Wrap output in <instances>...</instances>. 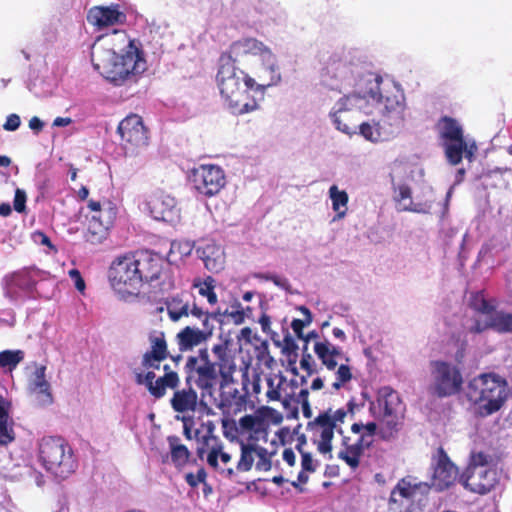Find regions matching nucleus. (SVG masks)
<instances>
[{"label":"nucleus","instance_id":"nucleus-47","mask_svg":"<svg viewBox=\"0 0 512 512\" xmlns=\"http://www.w3.org/2000/svg\"><path fill=\"white\" fill-rule=\"evenodd\" d=\"M88 208L92 212L91 216H95L96 219H99L102 222V219H104V211L107 209H111L115 212V216L117 215V209L110 201H105L103 203H100L95 200H90L88 202Z\"/></svg>","mask_w":512,"mask_h":512},{"label":"nucleus","instance_id":"nucleus-19","mask_svg":"<svg viewBox=\"0 0 512 512\" xmlns=\"http://www.w3.org/2000/svg\"><path fill=\"white\" fill-rule=\"evenodd\" d=\"M458 476L457 467L451 462L449 457L440 450L433 463V473L431 476L432 487L437 491H442L450 487Z\"/></svg>","mask_w":512,"mask_h":512},{"label":"nucleus","instance_id":"nucleus-30","mask_svg":"<svg viewBox=\"0 0 512 512\" xmlns=\"http://www.w3.org/2000/svg\"><path fill=\"white\" fill-rule=\"evenodd\" d=\"M207 270L218 273L224 269L225 253L223 248L213 241L203 242L196 250Z\"/></svg>","mask_w":512,"mask_h":512},{"label":"nucleus","instance_id":"nucleus-7","mask_svg":"<svg viewBox=\"0 0 512 512\" xmlns=\"http://www.w3.org/2000/svg\"><path fill=\"white\" fill-rule=\"evenodd\" d=\"M328 71L338 89L352 88L351 93H361L365 97H371V89L382 91L390 84H396L392 81L384 82L380 76L367 72L361 65L345 60L333 63Z\"/></svg>","mask_w":512,"mask_h":512},{"label":"nucleus","instance_id":"nucleus-51","mask_svg":"<svg viewBox=\"0 0 512 512\" xmlns=\"http://www.w3.org/2000/svg\"><path fill=\"white\" fill-rule=\"evenodd\" d=\"M223 435L230 440L237 438L240 432L238 423L234 419L224 417L221 420Z\"/></svg>","mask_w":512,"mask_h":512},{"label":"nucleus","instance_id":"nucleus-36","mask_svg":"<svg viewBox=\"0 0 512 512\" xmlns=\"http://www.w3.org/2000/svg\"><path fill=\"white\" fill-rule=\"evenodd\" d=\"M167 442L169 444L172 463L178 468L185 466L190 458L188 448L181 443L180 438L177 436H169Z\"/></svg>","mask_w":512,"mask_h":512},{"label":"nucleus","instance_id":"nucleus-27","mask_svg":"<svg viewBox=\"0 0 512 512\" xmlns=\"http://www.w3.org/2000/svg\"><path fill=\"white\" fill-rule=\"evenodd\" d=\"M429 484L416 482L411 477L401 479L390 495V503L403 505L405 500H414L418 495L427 493Z\"/></svg>","mask_w":512,"mask_h":512},{"label":"nucleus","instance_id":"nucleus-14","mask_svg":"<svg viewBox=\"0 0 512 512\" xmlns=\"http://www.w3.org/2000/svg\"><path fill=\"white\" fill-rule=\"evenodd\" d=\"M131 254L117 257L109 268L111 287L122 300L136 296L141 288V278Z\"/></svg>","mask_w":512,"mask_h":512},{"label":"nucleus","instance_id":"nucleus-54","mask_svg":"<svg viewBox=\"0 0 512 512\" xmlns=\"http://www.w3.org/2000/svg\"><path fill=\"white\" fill-rule=\"evenodd\" d=\"M166 385L161 381V377L154 380V383L150 385L148 391L155 398H162L166 393Z\"/></svg>","mask_w":512,"mask_h":512},{"label":"nucleus","instance_id":"nucleus-42","mask_svg":"<svg viewBox=\"0 0 512 512\" xmlns=\"http://www.w3.org/2000/svg\"><path fill=\"white\" fill-rule=\"evenodd\" d=\"M495 465V459L492 455L478 451L472 452L470 455V461L467 469L470 470H488L492 469V466Z\"/></svg>","mask_w":512,"mask_h":512},{"label":"nucleus","instance_id":"nucleus-15","mask_svg":"<svg viewBox=\"0 0 512 512\" xmlns=\"http://www.w3.org/2000/svg\"><path fill=\"white\" fill-rule=\"evenodd\" d=\"M431 393L444 398L457 394L462 387L463 378L459 368L443 360L431 361L429 365Z\"/></svg>","mask_w":512,"mask_h":512},{"label":"nucleus","instance_id":"nucleus-41","mask_svg":"<svg viewBox=\"0 0 512 512\" xmlns=\"http://www.w3.org/2000/svg\"><path fill=\"white\" fill-rule=\"evenodd\" d=\"M193 287L198 288L199 294L206 297L209 304L215 305L217 303L218 298L214 292L215 279L213 277L207 276L204 280L196 279Z\"/></svg>","mask_w":512,"mask_h":512},{"label":"nucleus","instance_id":"nucleus-53","mask_svg":"<svg viewBox=\"0 0 512 512\" xmlns=\"http://www.w3.org/2000/svg\"><path fill=\"white\" fill-rule=\"evenodd\" d=\"M282 381L275 385L274 380L272 378L267 379L268 390L266 392V396L269 401H278L281 398L280 386Z\"/></svg>","mask_w":512,"mask_h":512},{"label":"nucleus","instance_id":"nucleus-11","mask_svg":"<svg viewBox=\"0 0 512 512\" xmlns=\"http://www.w3.org/2000/svg\"><path fill=\"white\" fill-rule=\"evenodd\" d=\"M44 467L57 478L64 479L74 472L75 461L70 446L60 437H45L39 445Z\"/></svg>","mask_w":512,"mask_h":512},{"label":"nucleus","instance_id":"nucleus-8","mask_svg":"<svg viewBox=\"0 0 512 512\" xmlns=\"http://www.w3.org/2000/svg\"><path fill=\"white\" fill-rule=\"evenodd\" d=\"M372 97L361 93L343 94L331 107L328 117L335 129L349 137L357 135L360 116L372 115Z\"/></svg>","mask_w":512,"mask_h":512},{"label":"nucleus","instance_id":"nucleus-12","mask_svg":"<svg viewBox=\"0 0 512 512\" xmlns=\"http://www.w3.org/2000/svg\"><path fill=\"white\" fill-rule=\"evenodd\" d=\"M313 351L328 371H334L335 380L331 383V391L340 390L352 380L353 374L352 368L348 364L349 358L342 348L323 339L314 343Z\"/></svg>","mask_w":512,"mask_h":512},{"label":"nucleus","instance_id":"nucleus-35","mask_svg":"<svg viewBox=\"0 0 512 512\" xmlns=\"http://www.w3.org/2000/svg\"><path fill=\"white\" fill-rule=\"evenodd\" d=\"M166 307L169 318L174 322L179 321L182 317H187L191 314L192 309L188 299H185L183 294L169 298L166 301Z\"/></svg>","mask_w":512,"mask_h":512},{"label":"nucleus","instance_id":"nucleus-31","mask_svg":"<svg viewBox=\"0 0 512 512\" xmlns=\"http://www.w3.org/2000/svg\"><path fill=\"white\" fill-rule=\"evenodd\" d=\"M206 459L207 463L223 477L232 479L236 476L232 455L226 452L221 444L212 446L207 453Z\"/></svg>","mask_w":512,"mask_h":512},{"label":"nucleus","instance_id":"nucleus-1","mask_svg":"<svg viewBox=\"0 0 512 512\" xmlns=\"http://www.w3.org/2000/svg\"><path fill=\"white\" fill-rule=\"evenodd\" d=\"M91 60L95 70L116 86L136 82L147 69L138 44L123 30L99 36L92 46Z\"/></svg>","mask_w":512,"mask_h":512},{"label":"nucleus","instance_id":"nucleus-4","mask_svg":"<svg viewBox=\"0 0 512 512\" xmlns=\"http://www.w3.org/2000/svg\"><path fill=\"white\" fill-rule=\"evenodd\" d=\"M231 53L236 59L251 56V75L247 84L251 91L263 93L267 88L278 85L281 72L276 55L263 42L255 38H243L231 45Z\"/></svg>","mask_w":512,"mask_h":512},{"label":"nucleus","instance_id":"nucleus-9","mask_svg":"<svg viewBox=\"0 0 512 512\" xmlns=\"http://www.w3.org/2000/svg\"><path fill=\"white\" fill-rule=\"evenodd\" d=\"M369 410L381 423L380 433L383 439L393 438L400 429L404 406L399 394L390 387H382Z\"/></svg>","mask_w":512,"mask_h":512},{"label":"nucleus","instance_id":"nucleus-33","mask_svg":"<svg viewBox=\"0 0 512 512\" xmlns=\"http://www.w3.org/2000/svg\"><path fill=\"white\" fill-rule=\"evenodd\" d=\"M217 406L224 414L236 415L245 410L246 398L234 389L228 396L223 395Z\"/></svg>","mask_w":512,"mask_h":512},{"label":"nucleus","instance_id":"nucleus-49","mask_svg":"<svg viewBox=\"0 0 512 512\" xmlns=\"http://www.w3.org/2000/svg\"><path fill=\"white\" fill-rule=\"evenodd\" d=\"M256 469L259 471H268L271 468V454L264 447L256 445Z\"/></svg>","mask_w":512,"mask_h":512},{"label":"nucleus","instance_id":"nucleus-6","mask_svg":"<svg viewBox=\"0 0 512 512\" xmlns=\"http://www.w3.org/2000/svg\"><path fill=\"white\" fill-rule=\"evenodd\" d=\"M469 401L478 406L482 416L499 411L509 397L506 379L494 372L483 373L470 380L467 387Z\"/></svg>","mask_w":512,"mask_h":512},{"label":"nucleus","instance_id":"nucleus-37","mask_svg":"<svg viewBox=\"0 0 512 512\" xmlns=\"http://www.w3.org/2000/svg\"><path fill=\"white\" fill-rule=\"evenodd\" d=\"M10 403L0 395V444L5 445L14 439L9 421Z\"/></svg>","mask_w":512,"mask_h":512},{"label":"nucleus","instance_id":"nucleus-21","mask_svg":"<svg viewBox=\"0 0 512 512\" xmlns=\"http://www.w3.org/2000/svg\"><path fill=\"white\" fill-rule=\"evenodd\" d=\"M46 367L35 365L27 382L29 396L39 406H47L53 402L50 383L45 376Z\"/></svg>","mask_w":512,"mask_h":512},{"label":"nucleus","instance_id":"nucleus-17","mask_svg":"<svg viewBox=\"0 0 512 512\" xmlns=\"http://www.w3.org/2000/svg\"><path fill=\"white\" fill-rule=\"evenodd\" d=\"M191 180L195 190L205 196L213 197L226 186V174L216 164H200L191 171Z\"/></svg>","mask_w":512,"mask_h":512},{"label":"nucleus","instance_id":"nucleus-25","mask_svg":"<svg viewBox=\"0 0 512 512\" xmlns=\"http://www.w3.org/2000/svg\"><path fill=\"white\" fill-rule=\"evenodd\" d=\"M131 255L134 256L135 266L141 278V285L143 282L158 279L163 268V260L158 254L142 251Z\"/></svg>","mask_w":512,"mask_h":512},{"label":"nucleus","instance_id":"nucleus-64","mask_svg":"<svg viewBox=\"0 0 512 512\" xmlns=\"http://www.w3.org/2000/svg\"><path fill=\"white\" fill-rule=\"evenodd\" d=\"M269 278H270V281H272L276 286H278L284 290H289L290 283L287 278L280 277V276H277L274 274L270 275Z\"/></svg>","mask_w":512,"mask_h":512},{"label":"nucleus","instance_id":"nucleus-13","mask_svg":"<svg viewBox=\"0 0 512 512\" xmlns=\"http://www.w3.org/2000/svg\"><path fill=\"white\" fill-rule=\"evenodd\" d=\"M437 129L450 164H459L463 154L468 160H472L477 147L475 143L469 145L465 142L462 127L455 119L443 117L438 122Z\"/></svg>","mask_w":512,"mask_h":512},{"label":"nucleus","instance_id":"nucleus-59","mask_svg":"<svg viewBox=\"0 0 512 512\" xmlns=\"http://www.w3.org/2000/svg\"><path fill=\"white\" fill-rule=\"evenodd\" d=\"M175 418L177 420L182 421L183 423V432L187 439H192V426H193V418L191 416H180L176 415Z\"/></svg>","mask_w":512,"mask_h":512},{"label":"nucleus","instance_id":"nucleus-43","mask_svg":"<svg viewBox=\"0 0 512 512\" xmlns=\"http://www.w3.org/2000/svg\"><path fill=\"white\" fill-rule=\"evenodd\" d=\"M377 425L375 422L369 423H353L351 426V431L355 436H358L360 439L363 438V442L370 446L373 442V437L376 433Z\"/></svg>","mask_w":512,"mask_h":512},{"label":"nucleus","instance_id":"nucleus-3","mask_svg":"<svg viewBox=\"0 0 512 512\" xmlns=\"http://www.w3.org/2000/svg\"><path fill=\"white\" fill-rule=\"evenodd\" d=\"M214 360L210 358L207 348H201L196 356L188 357L185 369L188 373L186 383L194 381L202 391V398L213 397L220 376L227 382L236 370V364L229 353L226 343L214 344L211 348Z\"/></svg>","mask_w":512,"mask_h":512},{"label":"nucleus","instance_id":"nucleus-39","mask_svg":"<svg viewBox=\"0 0 512 512\" xmlns=\"http://www.w3.org/2000/svg\"><path fill=\"white\" fill-rule=\"evenodd\" d=\"M241 433L259 434L265 430V421L260 415L248 414L241 417L238 421Z\"/></svg>","mask_w":512,"mask_h":512},{"label":"nucleus","instance_id":"nucleus-24","mask_svg":"<svg viewBox=\"0 0 512 512\" xmlns=\"http://www.w3.org/2000/svg\"><path fill=\"white\" fill-rule=\"evenodd\" d=\"M205 398L199 399L198 393L191 386L176 389L170 399V405L174 412L180 416H190L198 405H203Z\"/></svg>","mask_w":512,"mask_h":512},{"label":"nucleus","instance_id":"nucleus-18","mask_svg":"<svg viewBox=\"0 0 512 512\" xmlns=\"http://www.w3.org/2000/svg\"><path fill=\"white\" fill-rule=\"evenodd\" d=\"M425 201L419 199V195L414 198L411 196V189L407 185H399L396 190L395 200L398 203V209L419 214H428L431 212L435 202V193L432 187H424Z\"/></svg>","mask_w":512,"mask_h":512},{"label":"nucleus","instance_id":"nucleus-44","mask_svg":"<svg viewBox=\"0 0 512 512\" xmlns=\"http://www.w3.org/2000/svg\"><path fill=\"white\" fill-rule=\"evenodd\" d=\"M0 472L4 478L16 481L23 478L28 473H31V468L28 466L9 462L8 464L2 466Z\"/></svg>","mask_w":512,"mask_h":512},{"label":"nucleus","instance_id":"nucleus-56","mask_svg":"<svg viewBox=\"0 0 512 512\" xmlns=\"http://www.w3.org/2000/svg\"><path fill=\"white\" fill-rule=\"evenodd\" d=\"M26 208V193L22 189H16L14 197V209L21 213Z\"/></svg>","mask_w":512,"mask_h":512},{"label":"nucleus","instance_id":"nucleus-28","mask_svg":"<svg viewBox=\"0 0 512 512\" xmlns=\"http://www.w3.org/2000/svg\"><path fill=\"white\" fill-rule=\"evenodd\" d=\"M489 328L501 333H511L512 314L503 311H493L488 319H475L468 326L469 331L473 333H481Z\"/></svg>","mask_w":512,"mask_h":512},{"label":"nucleus","instance_id":"nucleus-40","mask_svg":"<svg viewBox=\"0 0 512 512\" xmlns=\"http://www.w3.org/2000/svg\"><path fill=\"white\" fill-rule=\"evenodd\" d=\"M469 305L479 313L476 319H488L493 312V306L486 300L482 292L471 294Z\"/></svg>","mask_w":512,"mask_h":512},{"label":"nucleus","instance_id":"nucleus-55","mask_svg":"<svg viewBox=\"0 0 512 512\" xmlns=\"http://www.w3.org/2000/svg\"><path fill=\"white\" fill-rule=\"evenodd\" d=\"M161 381L164 382L167 388L176 389L180 383V378L175 371H169L161 376Z\"/></svg>","mask_w":512,"mask_h":512},{"label":"nucleus","instance_id":"nucleus-52","mask_svg":"<svg viewBox=\"0 0 512 512\" xmlns=\"http://www.w3.org/2000/svg\"><path fill=\"white\" fill-rule=\"evenodd\" d=\"M363 454L341 449L338 453V458L344 461L351 469L358 468L360 459Z\"/></svg>","mask_w":512,"mask_h":512},{"label":"nucleus","instance_id":"nucleus-20","mask_svg":"<svg viewBox=\"0 0 512 512\" xmlns=\"http://www.w3.org/2000/svg\"><path fill=\"white\" fill-rule=\"evenodd\" d=\"M118 133L125 142V147H143L148 144V135L142 118L132 114L124 118L118 125Z\"/></svg>","mask_w":512,"mask_h":512},{"label":"nucleus","instance_id":"nucleus-32","mask_svg":"<svg viewBox=\"0 0 512 512\" xmlns=\"http://www.w3.org/2000/svg\"><path fill=\"white\" fill-rule=\"evenodd\" d=\"M102 222L95 216H90L86 233V240L92 244H99L106 238L109 227L115 220V212L110 208L104 211Z\"/></svg>","mask_w":512,"mask_h":512},{"label":"nucleus","instance_id":"nucleus-5","mask_svg":"<svg viewBox=\"0 0 512 512\" xmlns=\"http://www.w3.org/2000/svg\"><path fill=\"white\" fill-rule=\"evenodd\" d=\"M236 59L229 50L219 59V69L216 82L221 96L233 114H245L258 108L256 100L249 95L250 86L247 84L249 74L236 66Z\"/></svg>","mask_w":512,"mask_h":512},{"label":"nucleus","instance_id":"nucleus-2","mask_svg":"<svg viewBox=\"0 0 512 512\" xmlns=\"http://www.w3.org/2000/svg\"><path fill=\"white\" fill-rule=\"evenodd\" d=\"M372 114L377 113L379 121H362L357 126V135L371 143H380L394 138L405 123L406 97L399 84H390L382 91L371 89Z\"/></svg>","mask_w":512,"mask_h":512},{"label":"nucleus","instance_id":"nucleus-22","mask_svg":"<svg viewBox=\"0 0 512 512\" xmlns=\"http://www.w3.org/2000/svg\"><path fill=\"white\" fill-rule=\"evenodd\" d=\"M146 208L158 221L174 222L178 218L175 199L163 192L151 195L146 202Z\"/></svg>","mask_w":512,"mask_h":512},{"label":"nucleus","instance_id":"nucleus-48","mask_svg":"<svg viewBox=\"0 0 512 512\" xmlns=\"http://www.w3.org/2000/svg\"><path fill=\"white\" fill-rule=\"evenodd\" d=\"M368 447L369 446L363 442V438L360 439L358 436L355 435L354 437H343L342 449L363 454L364 449Z\"/></svg>","mask_w":512,"mask_h":512},{"label":"nucleus","instance_id":"nucleus-46","mask_svg":"<svg viewBox=\"0 0 512 512\" xmlns=\"http://www.w3.org/2000/svg\"><path fill=\"white\" fill-rule=\"evenodd\" d=\"M299 311L304 315V319H294L291 323V328L298 338L303 339V329L312 322V315L310 310L305 306H300Z\"/></svg>","mask_w":512,"mask_h":512},{"label":"nucleus","instance_id":"nucleus-16","mask_svg":"<svg viewBox=\"0 0 512 512\" xmlns=\"http://www.w3.org/2000/svg\"><path fill=\"white\" fill-rule=\"evenodd\" d=\"M191 315L201 319L202 329L196 326H186L177 333L176 341L182 352L191 351L208 342L213 335L214 327L210 324L209 314L198 307L195 302L192 304Z\"/></svg>","mask_w":512,"mask_h":512},{"label":"nucleus","instance_id":"nucleus-26","mask_svg":"<svg viewBox=\"0 0 512 512\" xmlns=\"http://www.w3.org/2000/svg\"><path fill=\"white\" fill-rule=\"evenodd\" d=\"M461 482L463 486L471 492L485 494L496 484V472L493 469H467L465 474L461 477Z\"/></svg>","mask_w":512,"mask_h":512},{"label":"nucleus","instance_id":"nucleus-38","mask_svg":"<svg viewBox=\"0 0 512 512\" xmlns=\"http://www.w3.org/2000/svg\"><path fill=\"white\" fill-rule=\"evenodd\" d=\"M240 450V458L235 466L236 474L251 470L256 457V444L241 442Z\"/></svg>","mask_w":512,"mask_h":512},{"label":"nucleus","instance_id":"nucleus-60","mask_svg":"<svg viewBox=\"0 0 512 512\" xmlns=\"http://www.w3.org/2000/svg\"><path fill=\"white\" fill-rule=\"evenodd\" d=\"M301 466L304 471L314 472L316 470L317 464L313 460L310 453L302 452Z\"/></svg>","mask_w":512,"mask_h":512},{"label":"nucleus","instance_id":"nucleus-23","mask_svg":"<svg viewBox=\"0 0 512 512\" xmlns=\"http://www.w3.org/2000/svg\"><path fill=\"white\" fill-rule=\"evenodd\" d=\"M87 21L98 30H102L125 23L126 15L117 5L95 6L89 10Z\"/></svg>","mask_w":512,"mask_h":512},{"label":"nucleus","instance_id":"nucleus-50","mask_svg":"<svg viewBox=\"0 0 512 512\" xmlns=\"http://www.w3.org/2000/svg\"><path fill=\"white\" fill-rule=\"evenodd\" d=\"M217 314L227 317L236 325L242 324L245 320V314L241 308L240 303L231 306V309H226L223 312L217 311Z\"/></svg>","mask_w":512,"mask_h":512},{"label":"nucleus","instance_id":"nucleus-29","mask_svg":"<svg viewBox=\"0 0 512 512\" xmlns=\"http://www.w3.org/2000/svg\"><path fill=\"white\" fill-rule=\"evenodd\" d=\"M148 339L150 350L143 355L142 365L146 368H158L160 362L168 356L165 335L162 331H152Z\"/></svg>","mask_w":512,"mask_h":512},{"label":"nucleus","instance_id":"nucleus-10","mask_svg":"<svg viewBox=\"0 0 512 512\" xmlns=\"http://www.w3.org/2000/svg\"><path fill=\"white\" fill-rule=\"evenodd\" d=\"M353 404L348 403V410L328 409L320 413L312 422L308 424V430L311 433V439L316 445L317 450L322 455L332 458V439L334 431L342 433L341 424L348 417L349 412H353Z\"/></svg>","mask_w":512,"mask_h":512},{"label":"nucleus","instance_id":"nucleus-62","mask_svg":"<svg viewBox=\"0 0 512 512\" xmlns=\"http://www.w3.org/2000/svg\"><path fill=\"white\" fill-rule=\"evenodd\" d=\"M70 278L74 281L75 288L83 293L85 290V282L80 274V272L77 269H71L68 272Z\"/></svg>","mask_w":512,"mask_h":512},{"label":"nucleus","instance_id":"nucleus-58","mask_svg":"<svg viewBox=\"0 0 512 512\" xmlns=\"http://www.w3.org/2000/svg\"><path fill=\"white\" fill-rule=\"evenodd\" d=\"M21 119L18 114H10L6 118V122L3 124V128L6 131H15L20 127Z\"/></svg>","mask_w":512,"mask_h":512},{"label":"nucleus","instance_id":"nucleus-34","mask_svg":"<svg viewBox=\"0 0 512 512\" xmlns=\"http://www.w3.org/2000/svg\"><path fill=\"white\" fill-rule=\"evenodd\" d=\"M328 195L332 203V209L336 213L333 221L343 219L348 210L349 196L345 190H340L337 185L330 186Z\"/></svg>","mask_w":512,"mask_h":512},{"label":"nucleus","instance_id":"nucleus-45","mask_svg":"<svg viewBox=\"0 0 512 512\" xmlns=\"http://www.w3.org/2000/svg\"><path fill=\"white\" fill-rule=\"evenodd\" d=\"M24 359L22 350H4L0 352V367L14 369Z\"/></svg>","mask_w":512,"mask_h":512},{"label":"nucleus","instance_id":"nucleus-57","mask_svg":"<svg viewBox=\"0 0 512 512\" xmlns=\"http://www.w3.org/2000/svg\"><path fill=\"white\" fill-rule=\"evenodd\" d=\"M205 478H206V473L203 469L198 470V472L196 474L188 473L185 476L186 482L191 487H196L198 484L204 482Z\"/></svg>","mask_w":512,"mask_h":512},{"label":"nucleus","instance_id":"nucleus-61","mask_svg":"<svg viewBox=\"0 0 512 512\" xmlns=\"http://www.w3.org/2000/svg\"><path fill=\"white\" fill-rule=\"evenodd\" d=\"M301 369L307 371L308 376H311L315 373L314 369V361L310 354H303L300 360Z\"/></svg>","mask_w":512,"mask_h":512},{"label":"nucleus","instance_id":"nucleus-63","mask_svg":"<svg viewBox=\"0 0 512 512\" xmlns=\"http://www.w3.org/2000/svg\"><path fill=\"white\" fill-rule=\"evenodd\" d=\"M178 250L181 254L187 256L192 252V246L190 243H172L171 245V253H175Z\"/></svg>","mask_w":512,"mask_h":512}]
</instances>
